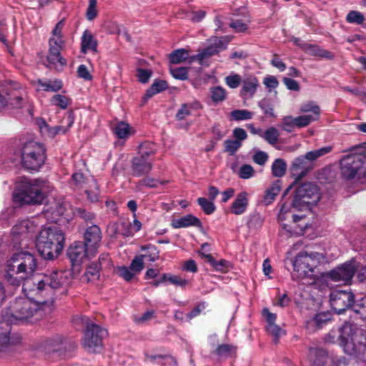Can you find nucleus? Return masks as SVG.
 Listing matches in <instances>:
<instances>
[{
  "label": "nucleus",
  "mask_w": 366,
  "mask_h": 366,
  "mask_svg": "<svg viewBox=\"0 0 366 366\" xmlns=\"http://www.w3.org/2000/svg\"><path fill=\"white\" fill-rule=\"evenodd\" d=\"M37 269L36 259L34 254L21 252L14 253L9 258L4 266V278L11 285L19 287L29 298L34 297V282L38 277L31 279Z\"/></svg>",
  "instance_id": "nucleus-1"
},
{
  "label": "nucleus",
  "mask_w": 366,
  "mask_h": 366,
  "mask_svg": "<svg viewBox=\"0 0 366 366\" xmlns=\"http://www.w3.org/2000/svg\"><path fill=\"white\" fill-rule=\"evenodd\" d=\"M52 310L51 302L31 301L29 299H18L11 307L8 320L11 323L17 322L37 321Z\"/></svg>",
  "instance_id": "nucleus-2"
},
{
  "label": "nucleus",
  "mask_w": 366,
  "mask_h": 366,
  "mask_svg": "<svg viewBox=\"0 0 366 366\" xmlns=\"http://www.w3.org/2000/svg\"><path fill=\"white\" fill-rule=\"evenodd\" d=\"M340 345L345 352L362 360L366 354V336L355 325L345 322L338 330Z\"/></svg>",
  "instance_id": "nucleus-3"
},
{
  "label": "nucleus",
  "mask_w": 366,
  "mask_h": 366,
  "mask_svg": "<svg viewBox=\"0 0 366 366\" xmlns=\"http://www.w3.org/2000/svg\"><path fill=\"white\" fill-rule=\"evenodd\" d=\"M70 282L71 273L69 271H47L34 282V296L46 297V300L51 301L52 305L54 290L66 287Z\"/></svg>",
  "instance_id": "nucleus-4"
},
{
  "label": "nucleus",
  "mask_w": 366,
  "mask_h": 366,
  "mask_svg": "<svg viewBox=\"0 0 366 366\" xmlns=\"http://www.w3.org/2000/svg\"><path fill=\"white\" fill-rule=\"evenodd\" d=\"M65 242L63 232L57 227L43 228L36 239V247L44 259H53L62 251Z\"/></svg>",
  "instance_id": "nucleus-5"
},
{
  "label": "nucleus",
  "mask_w": 366,
  "mask_h": 366,
  "mask_svg": "<svg viewBox=\"0 0 366 366\" xmlns=\"http://www.w3.org/2000/svg\"><path fill=\"white\" fill-rule=\"evenodd\" d=\"M320 200L319 189L315 184L306 182L298 186L295 191L292 204L283 203L281 206L278 219H286L285 214L290 211V207L297 210H305L315 205Z\"/></svg>",
  "instance_id": "nucleus-6"
},
{
  "label": "nucleus",
  "mask_w": 366,
  "mask_h": 366,
  "mask_svg": "<svg viewBox=\"0 0 366 366\" xmlns=\"http://www.w3.org/2000/svg\"><path fill=\"white\" fill-rule=\"evenodd\" d=\"M322 253L311 252H301L295 258L293 262V272L292 277L295 280H302L310 276L315 268L325 259Z\"/></svg>",
  "instance_id": "nucleus-7"
},
{
  "label": "nucleus",
  "mask_w": 366,
  "mask_h": 366,
  "mask_svg": "<svg viewBox=\"0 0 366 366\" xmlns=\"http://www.w3.org/2000/svg\"><path fill=\"white\" fill-rule=\"evenodd\" d=\"M86 325L83 339V346L89 352H99L102 348V339L107 335V331L99 325L90 323L85 316H78L74 319Z\"/></svg>",
  "instance_id": "nucleus-8"
},
{
  "label": "nucleus",
  "mask_w": 366,
  "mask_h": 366,
  "mask_svg": "<svg viewBox=\"0 0 366 366\" xmlns=\"http://www.w3.org/2000/svg\"><path fill=\"white\" fill-rule=\"evenodd\" d=\"M44 182L24 178L19 185L15 199L24 204H41L44 199Z\"/></svg>",
  "instance_id": "nucleus-9"
},
{
  "label": "nucleus",
  "mask_w": 366,
  "mask_h": 366,
  "mask_svg": "<svg viewBox=\"0 0 366 366\" xmlns=\"http://www.w3.org/2000/svg\"><path fill=\"white\" fill-rule=\"evenodd\" d=\"M340 173L345 179L361 178L366 176V154H351L340 160Z\"/></svg>",
  "instance_id": "nucleus-10"
},
{
  "label": "nucleus",
  "mask_w": 366,
  "mask_h": 366,
  "mask_svg": "<svg viewBox=\"0 0 366 366\" xmlns=\"http://www.w3.org/2000/svg\"><path fill=\"white\" fill-rule=\"evenodd\" d=\"M23 166L29 170H38L45 160V149L41 144L34 141L26 142L21 149Z\"/></svg>",
  "instance_id": "nucleus-11"
},
{
  "label": "nucleus",
  "mask_w": 366,
  "mask_h": 366,
  "mask_svg": "<svg viewBox=\"0 0 366 366\" xmlns=\"http://www.w3.org/2000/svg\"><path fill=\"white\" fill-rule=\"evenodd\" d=\"M151 143H144L139 146V154L131 161L132 174L134 177L147 175L153 167V162L149 159L154 154Z\"/></svg>",
  "instance_id": "nucleus-12"
},
{
  "label": "nucleus",
  "mask_w": 366,
  "mask_h": 366,
  "mask_svg": "<svg viewBox=\"0 0 366 366\" xmlns=\"http://www.w3.org/2000/svg\"><path fill=\"white\" fill-rule=\"evenodd\" d=\"M25 96L24 90L18 83L11 82L0 85V108L7 105L19 107Z\"/></svg>",
  "instance_id": "nucleus-13"
},
{
  "label": "nucleus",
  "mask_w": 366,
  "mask_h": 366,
  "mask_svg": "<svg viewBox=\"0 0 366 366\" xmlns=\"http://www.w3.org/2000/svg\"><path fill=\"white\" fill-rule=\"evenodd\" d=\"M330 305L332 308L337 313L341 314L347 308L353 310L355 303V296L351 291L335 290L330 294Z\"/></svg>",
  "instance_id": "nucleus-14"
},
{
  "label": "nucleus",
  "mask_w": 366,
  "mask_h": 366,
  "mask_svg": "<svg viewBox=\"0 0 366 366\" xmlns=\"http://www.w3.org/2000/svg\"><path fill=\"white\" fill-rule=\"evenodd\" d=\"M355 271L356 267L354 262H345L329 272L323 273L322 277L330 278L334 282L348 283L353 277Z\"/></svg>",
  "instance_id": "nucleus-15"
},
{
  "label": "nucleus",
  "mask_w": 366,
  "mask_h": 366,
  "mask_svg": "<svg viewBox=\"0 0 366 366\" xmlns=\"http://www.w3.org/2000/svg\"><path fill=\"white\" fill-rule=\"evenodd\" d=\"M91 249L83 242H74L67 250V256L73 265L81 264L85 259L93 256Z\"/></svg>",
  "instance_id": "nucleus-16"
},
{
  "label": "nucleus",
  "mask_w": 366,
  "mask_h": 366,
  "mask_svg": "<svg viewBox=\"0 0 366 366\" xmlns=\"http://www.w3.org/2000/svg\"><path fill=\"white\" fill-rule=\"evenodd\" d=\"M239 95L243 99H249L256 94L259 82L257 77L253 74H244L242 76Z\"/></svg>",
  "instance_id": "nucleus-17"
},
{
  "label": "nucleus",
  "mask_w": 366,
  "mask_h": 366,
  "mask_svg": "<svg viewBox=\"0 0 366 366\" xmlns=\"http://www.w3.org/2000/svg\"><path fill=\"white\" fill-rule=\"evenodd\" d=\"M49 49L47 61L49 66H56L57 64L63 66L66 64V61L61 56V51L64 45V41L49 40Z\"/></svg>",
  "instance_id": "nucleus-18"
},
{
  "label": "nucleus",
  "mask_w": 366,
  "mask_h": 366,
  "mask_svg": "<svg viewBox=\"0 0 366 366\" xmlns=\"http://www.w3.org/2000/svg\"><path fill=\"white\" fill-rule=\"evenodd\" d=\"M66 341L61 335H56L51 337L42 339L39 343V348L46 352L60 351L66 349Z\"/></svg>",
  "instance_id": "nucleus-19"
},
{
  "label": "nucleus",
  "mask_w": 366,
  "mask_h": 366,
  "mask_svg": "<svg viewBox=\"0 0 366 366\" xmlns=\"http://www.w3.org/2000/svg\"><path fill=\"white\" fill-rule=\"evenodd\" d=\"M102 240V232L99 226L94 224L89 227L84 232V242L92 254H95Z\"/></svg>",
  "instance_id": "nucleus-20"
},
{
  "label": "nucleus",
  "mask_w": 366,
  "mask_h": 366,
  "mask_svg": "<svg viewBox=\"0 0 366 366\" xmlns=\"http://www.w3.org/2000/svg\"><path fill=\"white\" fill-rule=\"evenodd\" d=\"M34 232L35 226L32 222L28 219L22 220L15 224L11 229L13 241L15 244L18 243L21 245V242H19V239L26 238L28 234L33 233Z\"/></svg>",
  "instance_id": "nucleus-21"
},
{
  "label": "nucleus",
  "mask_w": 366,
  "mask_h": 366,
  "mask_svg": "<svg viewBox=\"0 0 366 366\" xmlns=\"http://www.w3.org/2000/svg\"><path fill=\"white\" fill-rule=\"evenodd\" d=\"M312 168V164L304 156L295 158L291 164V172L295 180H300Z\"/></svg>",
  "instance_id": "nucleus-22"
},
{
  "label": "nucleus",
  "mask_w": 366,
  "mask_h": 366,
  "mask_svg": "<svg viewBox=\"0 0 366 366\" xmlns=\"http://www.w3.org/2000/svg\"><path fill=\"white\" fill-rule=\"evenodd\" d=\"M225 49L226 45L223 41L221 39L215 38L210 45L207 46L197 55L192 56V59H197L200 62V64H202L204 59L218 54L219 51Z\"/></svg>",
  "instance_id": "nucleus-23"
},
{
  "label": "nucleus",
  "mask_w": 366,
  "mask_h": 366,
  "mask_svg": "<svg viewBox=\"0 0 366 366\" xmlns=\"http://www.w3.org/2000/svg\"><path fill=\"white\" fill-rule=\"evenodd\" d=\"M64 122L66 124V126L60 125L54 127H50L44 121L42 122L40 125V129L42 131L46 132L51 137H54L59 134H65L73 125L74 118L69 115L64 119Z\"/></svg>",
  "instance_id": "nucleus-24"
},
{
  "label": "nucleus",
  "mask_w": 366,
  "mask_h": 366,
  "mask_svg": "<svg viewBox=\"0 0 366 366\" xmlns=\"http://www.w3.org/2000/svg\"><path fill=\"white\" fill-rule=\"evenodd\" d=\"M309 358L312 366H327L330 360L327 351L322 348H310Z\"/></svg>",
  "instance_id": "nucleus-25"
},
{
  "label": "nucleus",
  "mask_w": 366,
  "mask_h": 366,
  "mask_svg": "<svg viewBox=\"0 0 366 366\" xmlns=\"http://www.w3.org/2000/svg\"><path fill=\"white\" fill-rule=\"evenodd\" d=\"M171 224L172 227L175 229L188 227L191 226L197 227H202L200 219L192 214H187L179 219H173Z\"/></svg>",
  "instance_id": "nucleus-26"
},
{
  "label": "nucleus",
  "mask_w": 366,
  "mask_h": 366,
  "mask_svg": "<svg viewBox=\"0 0 366 366\" xmlns=\"http://www.w3.org/2000/svg\"><path fill=\"white\" fill-rule=\"evenodd\" d=\"M97 41L92 32L85 30L81 39V51L86 54L89 51L96 52L97 50Z\"/></svg>",
  "instance_id": "nucleus-27"
},
{
  "label": "nucleus",
  "mask_w": 366,
  "mask_h": 366,
  "mask_svg": "<svg viewBox=\"0 0 366 366\" xmlns=\"http://www.w3.org/2000/svg\"><path fill=\"white\" fill-rule=\"evenodd\" d=\"M248 200L246 192L239 193L231 206V211L233 214L239 215L243 214L247 209Z\"/></svg>",
  "instance_id": "nucleus-28"
},
{
  "label": "nucleus",
  "mask_w": 366,
  "mask_h": 366,
  "mask_svg": "<svg viewBox=\"0 0 366 366\" xmlns=\"http://www.w3.org/2000/svg\"><path fill=\"white\" fill-rule=\"evenodd\" d=\"M8 319L0 317V352L2 351L9 342L11 326Z\"/></svg>",
  "instance_id": "nucleus-29"
},
{
  "label": "nucleus",
  "mask_w": 366,
  "mask_h": 366,
  "mask_svg": "<svg viewBox=\"0 0 366 366\" xmlns=\"http://www.w3.org/2000/svg\"><path fill=\"white\" fill-rule=\"evenodd\" d=\"M304 49L309 54L325 59H332L334 55L329 51L323 49L320 46L311 44H305Z\"/></svg>",
  "instance_id": "nucleus-30"
},
{
  "label": "nucleus",
  "mask_w": 366,
  "mask_h": 366,
  "mask_svg": "<svg viewBox=\"0 0 366 366\" xmlns=\"http://www.w3.org/2000/svg\"><path fill=\"white\" fill-rule=\"evenodd\" d=\"M37 84L44 92H56L63 87L62 81L59 79H38Z\"/></svg>",
  "instance_id": "nucleus-31"
},
{
  "label": "nucleus",
  "mask_w": 366,
  "mask_h": 366,
  "mask_svg": "<svg viewBox=\"0 0 366 366\" xmlns=\"http://www.w3.org/2000/svg\"><path fill=\"white\" fill-rule=\"evenodd\" d=\"M168 84L166 81L157 79L147 90L144 98L146 99H149L154 95L166 90Z\"/></svg>",
  "instance_id": "nucleus-32"
},
{
  "label": "nucleus",
  "mask_w": 366,
  "mask_h": 366,
  "mask_svg": "<svg viewBox=\"0 0 366 366\" xmlns=\"http://www.w3.org/2000/svg\"><path fill=\"white\" fill-rule=\"evenodd\" d=\"M199 104L197 102L194 103H185L181 105V107L177 111L175 118L178 121L185 119L187 117L192 114L193 109H197Z\"/></svg>",
  "instance_id": "nucleus-33"
},
{
  "label": "nucleus",
  "mask_w": 366,
  "mask_h": 366,
  "mask_svg": "<svg viewBox=\"0 0 366 366\" xmlns=\"http://www.w3.org/2000/svg\"><path fill=\"white\" fill-rule=\"evenodd\" d=\"M100 268L97 263H92L87 268L81 279L82 281L90 282L97 280L99 277Z\"/></svg>",
  "instance_id": "nucleus-34"
},
{
  "label": "nucleus",
  "mask_w": 366,
  "mask_h": 366,
  "mask_svg": "<svg viewBox=\"0 0 366 366\" xmlns=\"http://www.w3.org/2000/svg\"><path fill=\"white\" fill-rule=\"evenodd\" d=\"M114 229L115 235H121L123 237H130L132 236L133 230L132 226L131 223L127 222H121L119 223H116L113 225Z\"/></svg>",
  "instance_id": "nucleus-35"
},
{
  "label": "nucleus",
  "mask_w": 366,
  "mask_h": 366,
  "mask_svg": "<svg viewBox=\"0 0 366 366\" xmlns=\"http://www.w3.org/2000/svg\"><path fill=\"white\" fill-rule=\"evenodd\" d=\"M50 103L61 109H66L71 104V99L66 95L58 94L51 98Z\"/></svg>",
  "instance_id": "nucleus-36"
},
{
  "label": "nucleus",
  "mask_w": 366,
  "mask_h": 366,
  "mask_svg": "<svg viewBox=\"0 0 366 366\" xmlns=\"http://www.w3.org/2000/svg\"><path fill=\"white\" fill-rule=\"evenodd\" d=\"M280 191V183L279 181L274 182L269 189L265 192L263 202L265 204L268 205L271 204L275 197L278 194Z\"/></svg>",
  "instance_id": "nucleus-37"
},
{
  "label": "nucleus",
  "mask_w": 366,
  "mask_h": 366,
  "mask_svg": "<svg viewBox=\"0 0 366 366\" xmlns=\"http://www.w3.org/2000/svg\"><path fill=\"white\" fill-rule=\"evenodd\" d=\"M236 351V347L229 344H222L217 347L215 354L219 357L227 358L235 355Z\"/></svg>",
  "instance_id": "nucleus-38"
},
{
  "label": "nucleus",
  "mask_w": 366,
  "mask_h": 366,
  "mask_svg": "<svg viewBox=\"0 0 366 366\" xmlns=\"http://www.w3.org/2000/svg\"><path fill=\"white\" fill-rule=\"evenodd\" d=\"M332 149V147L331 146L324 147L316 150L308 152L304 155V157L309 162H311L316 160L319 157L330 153Z\"/></svg>",
  "instance_id": "nucleus-39"
},
{
  "label": "nucleus",
  "mask_w": 366,
  "mask_h": 366,
  "mask_svg": "<svg viewBox=\"0 0 366 366\" xmlns=\"http://www.w3.org/2000/svg\"><path fill=\"white\" fill-rule=\"evenodd\" d=\"M189 58V52L184 49L174 51L169 54V61L172 64H180Z\"/></svg>",
  "instance_id": "nucleus-40"
},
{
  "label": "nucleus",
  "mask_w": 366,
  "mask_h": 366,
  "mask_svg": "<svg viewBox=\"0 0 366 366\" xmlns=\"http://www.w3.org/2000/svg\"><path fill=\"white\" fill-rule=\"evenodd\" d=\"M347 22L350 24H355L357 25H362L365 27V24L366 22V18L365 16L360 11H350L346 16Z\"/></svg>",
  "instance_id": "nucleus-41"
},
{
  "label": "nucleus",
  "mask_w": 366,
  "mask_h": 366,
  "mask_svg": "<svg viewBox=\"0 0 366 366\" xmlns=\"http://www.w3.org/2000/svg\"><path fill=\"white\" fill-rule=\"evenodd\" d=\"M271 145H275L280 137L279 131L274 127L268 128L264 132H262V137Z\"/></svg>",
  "instance_id": "nucleus-42"
},
{
  "label": "nucleus",
  "mask_w": 366,
  "mask_h": 366,
  "mask_svg": "<svg viewBox=\"0 0 366 366\" xmlns=\"http://www.w3.org/2000/svg\"><path fill=\"white\" fill-rule=\"evenodd\" d=\"M287 164L284 159H276L272 164V172L274 177H281L286 172Z\"/></svg>",
  "instance_id": "nucleus-43"
},
{
  "label": "nucleus",
  "mask_w": 366,
  "mask_h": 366,
  "mask_svg": "<svg viewBox=\"0 0 366 366\" xmlns=\"http://www.w3.org/2000/svg\"><path fill=\"white\" fill-rule=\"evenodd\" d=\"M64 206L58 203L56 204L54 207H50V209L46 212L45 215L47 218H49V214H51V221L56 222L59 217L64 214Z\"/></svg>",
  "instance_id": "nucleus-44"
},
{
  "label": "nucleus",
  "mask_w": 366,
  "mask_h": 366,
  "mask_svg": "<svg viewBox=\"0 0 366 366\" xmlns=\"http://www.w3.org/2000/svg\"><path fill=\"white\" fill-rule=\"evenodd\" d=\"M300 112H312V116L316 117L317 120L320 114V107L315 104L313 102H308L307 103L302 104L300 108Z\"/></svg>",
  "instance_id": "nucleus-45"
},
{
  "label": "nucleus",
  "mask_w": 366,
  "mask_h": 366,
  "mask_svg": "<svg viewBox=\"0 0 366 366\" xmlns=\"http://www.w3.org/2000/svg\"><path fill=\"white\" fill-rule=\"evenodd\" d=\"M225 84L231 89H237L242 81V77L236 73H231L224 79Z\"/></svg>",
  "instance_id": "nucleus-46"
},
{
  "label": "nucleus",
  "mask_w": 366,
  "mask_h": 366,
  "mask_svg": "<svg viewBox=\"0 0 366 366\" xmlns=\"http://www.w3.org/2000/svg\"><path fill=\"white\" fill-rule=\"evenodd\" d=\"M197 202L206 214H211L215 211L216 207L213 201L208 200L204 197H199L197 199Z\"/></svg>",
  "instance_id": "nucleus-47"
},
{
  "label": "nucleus",
  "mask_w": 366,
  "mask_h": 366,
  "mask_svg": "<svg viewBox=\"0 0 366 366\" xmlns=\"http://www.w3.org/2000/svg\"><path fill=\"white\" fill-rule=\"evenodd\" d=\"M266 330L273 337L274 343H277L279 338L285 335V331L276 324L267 325Z\"/></svg>",
  "instance_id": "nucleus-48"
},
{
  "label": "nucleus",
  "mask_w": 366,
  "mask_h": 366,
  "mask_svg": "<svg viewBox=\"0 0 366 366\" xmlns=\"http://www.w3.org/2000/svg\"><path fill=\"white\" fill-rule=\"evenodd\" d=\"M353 311L360 314L362 319H366V296L355 300L353 305Z\"/></svg>",
  "instance_id": "nucleus-49"
},
{
  "label": "nucleus",
  "mask_w": 366,
  "mask_h": 366,
  "mask_svg": "<svg viewBox=\"0 0 366 366\" xmlns=\"http://www.w3.org/2000/svg\"><path fill=\"white\" fill-rule=\"evenodd\" d=\"M231 117L236 121L248 120L252 118L253 113L246 109H235L231 112Z\"/></svg>",
  "instance_id": "nucleus-50"
},
{
  "label": "nucleus",
  "mask_w": 366,
  "mask_h": 366,
  "mask_svg": "<svg viewBox=\"0 0 366 366\" xmlns=\"http://www.w3.org/2000/svg\"><path fill=\"white\" fill-rule=\"evenodd\" d=\"M129 130V125L126 122H121L116 125L114 133L119 139H124L128 137Z\"/></svg>",
  "instance_id": "nucleus-51"
},
{
  "label": "nucleus",
  "mask_w": 366,
  "mask_h": 366,
  "mask_svg": "<svg viewBox=\"0 0 366 366\" xmlns=\"http://www.w3.org/2000/svg\"><path fill=\"white\" fill-rule=\"evenodd\" d=\"M224 152L229 155H234L238 149L242 147V143L234 139H227L224 141Z\"/></svg>",
  "instance_id": "nucleus-52"
},
{
  "label": "nucleus",
  "mask_w": 366,
  "mask_h": 366,
  "mask_svg": "<svg viewBox=\"0 0 366 366\" xmlns=\"http://www.w3.org/2000/svg\"><path fill=\"white\" fill-rule=\"evenodd\" d=\"M255 174L254 168L250 164H243L239 167L238 176L243 179H248Z\"/></svg>",
  "instance_id": "nucleus-53"
},
{
  "label": "nucleus",
  "mask_w": 366,
  "mask_h": 366,
  "mask_svg": "<svg viewBox=\"0 0 366 366\" xmlns=\"http://www.w3.org/2000/svg\"><path fill=\"white\" fill-rule=\"evenodd\" d=\"M163 280L168 281L172 285L182 287H185L187 284V280L182 278L181 277L167 273L163 274Z\"/></svg>",
  "instance_id": "nucleus-54"
},
{
  "label": "nucleus",
  "mask_w": 366,
  "mask_h": 366,
  "mask_svg": "<svg viewBox=\"0 0 366 366\" xmlns=\"http://www.w3.org/2000/svg\"><path fill=\"white\" fill-rule=\"evenodd\" d=\"M226 91L220 86H216L211 89V98L215 103L222 102L225 99Z\"/></svg>",
  "instance_id": "nucleus-55"
},
{
  "label": "nucleus",
  "mask_w": 366,
  "mask_h": 366,
  "mask_svg": "<svg viewBox=\"0 0 366 366\" xmlns=\"http://www.w3.org/2000/svg\"><path fill=\"white\" fill-rule=\"evenodd\" d=\"M167 182L168 181H160L154 178L146 177L139 181V184L149 188H157L159 185L164 184Z\"/></svg>",
  "instance_id": "nucleus-56"
},
{
  "label": "nucleus",
  "mask_w": 366,
  "mask_h": 366,
  "mask_svg": "<svg viewBox=\"0 0 366 366\" xmlns=\"http://www.w3.org/2000/svg\"><path fill=\"white\" fill-rule=\"evenodd\" d=\"M64 26V19H61L59 21L55 26V27L52 30V37L49 39V40H54L58 41L60 40L61 41H64L63 39L62 30Z\"/></svg>",
  "instance_id": "nucleus-57"
},
{
  "label": "nucleus",
  "mask_w": 366,
  "mask_h": 366,
  "mask_svg": "<svg viewBox=\"0 0 366 366\" xmlns=\"http://www.w3.org/2000/svg\"><path fill=\"white\" fill-rule=\"evenodd\" d=\"M170 74L177 79L186 80L188 78V69L186 67L170 68Z\"/></svg>",
  "instance_id": "nucleus-58"
},
{
  "label": "nucleus",
  "mask_w": 366,
  "mask_h": 366,
  "mask_svg": "<svg viewBox=\"0 0 366 366\" xmlns=\"http://www.w3.org/2000/svg\"><path fill=\"white\" fill-rule=\"evenodd\" d=\"M202 255L210 263V264L218 271H222L226 266L227 262L225 260L216 261L210 254L202 253Z\"/></svg>",
  "instance_id": "nucleus-59"
},
{
  "label": "nucleus",
  "mask_w": 366,
  "mask_h": 366,
  "mask_svg": "<svg viewBox=\"0 0 366 366\" xmlns=\"http://www.w3.org/2000/svg\"><path fill=\"white\" fill-rule=\"evenodd\" d=\"M316 117L311 114L302 115L295 117L296 127H304L309 125L312 122L316 121Z\"/></svg>",
  "instance_id": "nucleus-60"
},
{
  "label": "nucleus",
  "mask_w": 366,
  "mask_h": 366,
  "mask_svg": "<svg viewBox=\"0 0 366 366\" xmlns=\"http://www.w3.org/2000/svg\"><path fill=\"white\" fill-rule=\"evenodd\" d=\"M117 272L119 277H122L126 281H130L135 275L130 267L125 266L117 267Z\"/></svg>",
  "instance_id": "nucleus-61"
},
{
  "label": "nucleus",
  "mask_w": 366,
  "mask_h": 366,
  "mask_svg": "<svg viewBox=\"0 0 366 366\" xmlns=\"http://www.w3.org/2000/svg\"><path fill=\"white\" fill-rule=\"evenodd\" d=\"M129 267L134 274L140 272L144 268L143 257L138 256L134 257Z\"/></svg>",
  "instance_id": "nucleus-62"
},
{
  "label": "nucleus",
  "mask_w": 366,
  "mask_h": 366,
  "mask_svg": "<svg viewBox=\"0 0 366 366\" xmlns=\"http://www.w3.org/2000/svg\"><path fill=\"white\" fill-rule=\"evenodd\" d=\"M263 221L262 217L259 214L255 213L249 217L247 224L250 228H257L262 226Z\"/></svg>",
  "instance_id": "nucleus-63"
},
{
  "label": "nucleus",
  "mask_w": 366,
  "mask_h": 366,
  "mask_svg": "<svg viewBox=\"0 0 366 366\" xmlns=\"http://www.w3.org/2000/svg\"><path fill=\"white\" fill-rule=\"evenodd\" d=\"M147 249L148 252L145 254L142 255L143 258H147L150 262H154L159 259V251L155 246L148 245Z\"/></svg>",
  "instance_id": "nucleus-64"
}]
</instances>
